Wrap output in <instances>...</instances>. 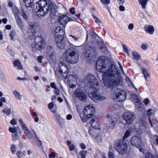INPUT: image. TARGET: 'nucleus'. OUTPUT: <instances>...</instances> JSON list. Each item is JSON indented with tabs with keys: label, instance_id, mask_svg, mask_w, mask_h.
<instances>
[{
	"label": "nucleus",
	"instance_id": "nucleus-1",
	"mask_svg": "<svg viewBox=\"0 0 158 158\" xmlns=\"http://www.w3.org/2000/svg\"><path fill=\"white\" fill-rule=\"evenodd\" d=\"M106 59L103 56L100 57L97 61L95 67L97 71L103 73L102 75L104 84L108 87H113L118 86L121 81V77L118 74V69L111 64L107 70L105 63Z\"/></svg>",
	"mask_w": 158,
	"mask_h": 158
},
{
	"label": "nucleus",
	"instance_id": "nucleus-2",
	"mask_svg": "<svg viewBox=\"0 0 158 158\" xmlns=\"http://www.w3.org/2000/svg\"><path fill=\"white\" fill-rule=\"evenodd\" d=\"M35 6H34V10L39 16H44L50 11V18L54 19L56 17V9L51 1L48 2L46 0H40L35 4Z\"/></svg>",
	"mask_w": 158,
	"mask_h": 158
},
{
	"label": "nucleus",
	"instance_id": "nucleus-3",
	"mask_svg": "<svg viewBox=\"0 0 158 158\" xmlns=\"http://www.w3.org/2000/svg\"><path fill=\"white\" fill-rule=\"evenodd\" d=\"M86 81L90 85V88L94 91L89 94V97L94 101L105 100L106 98L98 94L97 92L100 90L99 85L96 77L92 74H88L86 77Z\"/></svg>",
	"mask_w": 158,
	"mask_h": 158
},
{
	"label": "nucleus",
	"instance_id": "nucleus-4",
	"mask_svg": "<svg viewBox=\"0 0 158 158\" xmlns=\"http://www.w3.org/2000/svg\"><path fill=\"white\" fill-rule=\"evenodd\" d=\"M28 29L27 34L28 38L31 40L35 39V48L39 50L42 49L44 44V40L42 36H38L35 37L36 27L34 23H30L28 24Z\"/></svg>",
	"mask_w": 158,
	"mask_h": 158
},
{
	"label": "nucleus",
	"instance_id": "nucleus-5",
	"mask_svg": "<svg viewBox=\"0 0 158 158\" xmlns=\"http://www.w3.org/2000/svg\"><path fill=\"white\" fill-rule=\"evenodd\" d=\"M65 34L64 31L61 29L60 27H56L55 35V41L58 47L61 49H64L65 44L64 38Z\"/></svg>",
	"mask_w": 158,
	"mask_h": 158
},
{
	"label": "nucleus",
	"instance_id": "nucleus-6",
	"mask_svg": "<svg viewBox=\"0 0 158 158\" xmlns=\"http://www.w3.org/2000/svg\"><path fill=\"white\" fill-rule=\"evenodd\" d=\"M114 147L119 154H125L128 149V145L126 142L122 139H118L115 140L114 143Z\"/></svg>",
	"mask_w": 158,
	"mask_h": 158
},
{
	"label": "nucleus",
	"instance_id": "nucleus-7",
	"mask_svg": "<svg viewBox=\"0 0 158 158\" xmlns=\"http://www.w3.org/2000/svg\"><path fill=\"white\" fill-rule=\"evenodd\" d=\"M97 49L95 46L87 45L84 52L85 56L90 59L95 58L98 55Z\"/></svg>",
	"mask_w": 158,
	"mask_h": 158
},
{
	"label": "nucleus",
	"instance_id": "nucleus-8",
	"mask_svg": "<svg viewBox=\"0 0 158 158\" xmlns=\"http://www.w3.org/2000/svg\"><path fill=\"white\" fill-rule=\"evenodd\" d=\"M130 143L131 145L138 148L140 152H144V150L143 148L142 145V138L140 137L137 135L134 136L131 138Z\"/></svg>",
	"mask_w": 158,
	"mask_h": 158
},
{
	"label": "nucleus",
	"instance_id": "nucleus-9",
	"mask_svg": "<svg viewBox=\"0 0 158 158\" xmlns=\"http://www.w3.org/2000/svg\"><path fill=\"white\" fill-rule=\"evenodd\" d=\"M70 50L68 49L67 52H70ZM75 52L73 51L67 55V52L65 55V58L67 62L70 64H75L77 63L79 60V56L75 54Z\"/></svg>",
	"mask_w": 158,
	"mask_h": 158
},
{
	"label": "nucleus",
	"instance_id": "nucleus-10",
	"mask_svg": "<svg viewBox=\"0 0 158 158\" xmlns=\"http://www.w3.org/2000/svg\"><path fill=\"white\" fill-rule=\"evenodd\" d=\"M123 117L126 123L128 125L131 124L135 118L134 113L129 111L124 113Z\"/></svg>",
	"mask_w": 158,
	"mask_h": 158
},
{
	"label": "nucleus",
	"instance_id": "nucleus-11",
	"mask_svg": "<svg viewBox=\"0 0 158 158\" xmlns=\"http://www.w3.org/2000/svg\"><path fill=\"white\" fill-rule=\"evenodd\" d=\"M95 112V109L91 105L86 106L83 110L84 115L86 118H91Z\"/></svg>",
	"mask_w": 158,
	"mask_h": 158
},
{
	"label": "nucleus",
	"instance_id": "nucleus-12",
	"mask_svg": "<svg viewBox=\"0 0 158 158\" xmlns=\"http://www.w3.org/2000/svg\"><path fill=\"white\" fill-rule=\"evenodd\" d=\"M75 97L82 102H84L87 98V96L84 92L80 88L77 89L74 92Z\"/></svg>",
	"mask_w": 158,
	"mask_h": 158
},
{
	"label": "nucleus",
	"instance_id": "nucleus-13",
	"mask_svg": "<svg viewBox=\"0 0 158 158\" xmlns=\"http://www.w3.org/2000/svg\"><path fill=\"white\" fill-rule=\"evenodd\" d=\"M107 121L109 125V127L111 129H113L117 123V119L114 116L107 114L106 116Z\"/></svg>",
	"mask_w": 158,
	"mask_h": 158
},
{
	"label": "nucleus",
	"instance_id": "nucleus-14",
	"mask_svg": "<svg viewBox=\"0 0 158 158\" xmlns=\"http://www.w3.org/2000/svg\"><path fill=\"white\" fill-rule=\"evenodd\" d=\"M127 95V94L124 90L119 89L118 91V93L116 94V98L119 99V101L123 102L126 99Z\"/></svg>",
	"mask_w": 158,
	"mask_h": 158
},
{
	"label": "nucleus",
	"instance_id": "nucleus-15",
	"mask_svg": "<svg viewBox=\"0 0 158 158\" xmlns=\"http://www.w3.org/2000/svg\"><path fill=\"white\" fill-rule=\"evenodd\" d=\"M47 53L52 60H54L55 58V53L54 48L51 46L47 47Z\"/></svg>",
	"mask_w": 158,
	"mask_h": 158
},
{
	"label": "nucleus",
	"instance_id": "nucleus-16",
	"mask_svg": "<svg viewBox=\"0 0 158 158\" xmlns=\"http://www.w3.org/2000/svg\"><path fill=\"white\" fill-rule=\"evenodd\" d=\"M58 21L62 25L66 24L69 21V17L66 15H63L59 16Z\"/></svg>",
	"mask_w": 158,
	"mask_h": 158
},
{
	"label": "nucleus",
	"instance_id": "nucleus-17",
	"mask_svg": "<svg viewBox=\"0 0 158 158\" xmlns=\"http://www.w3.org/2000/svg\"><path fill=\"white\" fill-rule=\"evenodd\" d=\"M17 24L19 27L20 28L21 31L22 32H24L25 28L24 27V25L23 21L20 17H18L15 19Z\"/></svg>",
	"mask_w": 158,
	"mask_h": 158
},
{
	"label": "nucleus",
	"instance_id": "nucleus-18",
	"mask_svg": "<svg viewBox=\"0 0 158 158\" xmlns=\"http://www.w3.org/2000/svg\"><path fill=\"white\" fill-rule=\"evenodd\" d=\"M91 126L95 129H99L100 127V123L99 121L96 120L92 118L90 121Z\"/></svg>",
	"mask_w": 158,
	"mask_h": 158
},
{
	"label": "nucleus",
	"instance_id": "nucleus-19",
	"mask_svg": "<svg viewBox=\"0 0 158 158\" xmlns=\"http://www.w3.org/2000/svg\"><path fill=\"white\" fill-rule=\"evenodd\" d=\"M21 135V132L20 129H18V131L15 134H12V140L13 141H15L17 139H19L20 136Z\"/></svg>",
	"mask_w": 158,
	"mask_h": 158
},
{
	"label": "nucleus",
	"instance_id": "nucleus-20",
	"mask_svg": "<svg viewBox=\"0 0 158 158\" xmlns=\"http://www.w3.org/2000/svg\"><path fill=\"white\" fill-rule=\"evenodd\" d=\"M144 29L145 31L151 35L153 34L155 30L154 27L150 25H148V27H145Z\"/></svg>",
	"mask_w": 158,
	"mask_h": 158
},
{
	"label": "nucleus",
	"instance_id": "nucleus-21",
	"mask_svg": "<svg viewBox=\"0 0 158 158\" xmlns=\"http://www.w3.org/2000/svg\"><path fill=\"white\" fill-rule=\"evenodd\" d=\"M68 82L69 83H76L77 81L76 78L73 75L70 74L68 77Z\"/></svg>",
	"mask_w": 158,
	"mask_h": 158
},
{
	"label": "nucleus",
	"instance_id": "nucleus-22",
	"mask_svg": "<svg viewBox=\"0 0 158 158\" xmlns=\"http://www.w3.org/2000/svg\"><path fill=\"white\" fill-rule=\"evenodd\" d=\"M12 11L15 19L17 18L18 17H20V10L19 8L16 7L13 9Z\"/></svg>",
	"mask_w": 158,
	"mask_h": 158
},
{
	"label": "nucleus",
	"instance_id": "nucleus-23",
	"mask_svg": "<svg viewBox=\"0 0 158 158\" xmlns=\"http://www.w3.org/2000/svg\"><path fill=\"white\" fill-rule=\"evenodd\" d=\"M24 132L28 139H32L33 137V135L28 128L24 131Z\"/></svg>",
	"mask_w": 158,
	"mask_h": 158
},
{
	"label": "nucleus",
	"instance_id": "nucleus-24",
	"mask_svg": "<svg viewBox=\"0 0 158 158\" xmlns=\"http://www.w3.org/2000/svg\"><path fill=\"white\" fill-rule=\"evenodd\" d=\"M55 117L56 120L59 123L60 125H61L64 123V119L61 118L59 115L56 114H55Z\"/></svg>",
	"mask_w": 158,
	"mask_h": 158
},
{
	"label": "nucleus",
	"instance_id": "nucleus-25",
	"mask_svg": "<svg viewBox=\"0 0 158 158\" xmlns=\"http://www.w3.org/2000/svg\"><path fill=\"white\" fill-rule=\"evenodd\" d=\"M142 70V73L144 75V77L145 79L148 80L147 79H150V75L147 72V71L145 69L143 68V67L141 68Z\"/></svg>",
	"mask_w": 158,
	"mask_h": 158
},
{
	"label": "nucleus",
	"instance_id": "nucleus-26",
	"mask_svg": "<svg viewBox=\"0 0 158 158\" xmlns=\"http://www.w3.org/2000/svg\"><path fill=\"white\" fill-rule=\"evenodd\" d=\"M13 64L15 66L17 67L19 69H23V67L21 65V63L18 60H15Z\"/></svg>",
	"mask_w": 158,
	"mask_h": 158
},
{
	"label": "nucleus",
	"instance_id": "nucleus-27",
	"mask_svg": "<svg viewBox=\"0 0 158 158\" xmlns=\"http://www.w3.org/2000/svg\"><path fill=\"white\" fill-rule=\"evenodd\" d=\"M132 132V131L131 129H128L127 130L125 133L122 139L124 140H125V139L129 137L130 135Z\"/></svg>",
	"mask_w": 158,
	"mask_h": 158
},
{
	"label": "nucleus",
	"instance_id": "nucleus-28",
	"mask_svg": "<svg viewBox=\"0 0 158 158\" xmlns=\"http://www.w3.org/2000/svg\"><path fill=\"white\" fill-rule=\"evenodd\" d=\"M24 2L25 3V6L27 7H32L33 2L31 1V0H24Z\"/></svg>",
	"mask_w": 158,
	"mask_h": 158
},
{
	"label": "nucleus",
	"instance_id": "nucleus-29",
	"mask_svg": "<svg viewBox=\"0 0 158 158\" xmlns=\"http://www.w3.org/2000/svg\"><path fill=\"white\" fill-rule=\"evenodd\" d=\"M10 40H14L17 36L16 33L15 31H12L9 33Z\"/></svg>",
	"mask_w": 158,
	"mask_h": 158
},
{
	"label": "nucleus",
	"instance_id": "nucleus-30",
	"mask_svg": "<svg viewBox=\"0 0 158 158\" xmlns=\"http://www.w3.org/2000/svg\"><path fill=\"white\" fill-rule=\"evenodd\" d=\"M19 122L20 125L21 126L24 131L28 128L27 127L23 121L22 119H19Z\"/></svg>",
	"mask_w": 158,
	"mask_h": 158
},
{
	"label": "nucleus",
	"instance_id": "nucleus-31",
	"mask_svg": "<svg viewBox=\"0 0 158 158\" xmlns=\"http://www.w3.org/2000/svg\"><path fill=\"white\" fill-rule=\"evenodd\" d=\"M18 129H19L18 127L13 126L12 127H10L9 128V131L13 134L16 133L18 131Z\"/></svg>",
	"mask_w": 158,
	"mask_h": 158
},
{
	"label": "nucleus",
	"instance_id": "nucleus-32",
	"mask_svg": "<svg viewBox=\"0 0 158 158\" xmlns=\"http://www.w3.org/2000/svg\"><path fill=\"white\" fill-rule=\"evenodd\" d=\"M20 10L22 12V15L24 19L27 21L28 19V17L27 15L24 11V9L22 8H21Z\"/></svg>",
	"mask_w": 158,
	"mask_h": 158
},
{
	"label": "nucleus",
	"instance_id": "nucleus-33",
	"mask_svg": "<svg viewBox=\"0 0 158 158\" xmlns=\"http://www.w3.org/2000/svg\"><path fill=\"white\" fill-rule=\"evenodd\" d=\"M13 94L14 96L17 98V99L20 100L21 98V96L20 94L19 93L17 92L16 90L13 91Z\"/></svg>",
	"mask_w": 158,
	"mask_h": 158
},
{
	"label": "nucleus",
	"instance_id": "nucleus-34",
	"mask_svg": "<svg viewBox=\"0 0 158 158\" xmlns=\"http://www.w3.org/2000/svg\"><path fill=\"white\" fill-rule=\"evenodd\" d=\"M132 56L135 59L137 60H139L140 56L136 52H132Z\"/></svg>",
	"mask_w": 158,
	"mask_h": 158
},
{
	"label": "nucleus",
	"instance_id": "nucleus-35",
	"mask_svg": "<svg viewBox=\"0 0 158 158\" xmlns=\"http://www.w3.org/2000/svg\"><path fill=\"white\" fill-rule=\"evenodd\" d=\"M87 152V151L85 150H82L80 151L79 152V155L81 156V158H85Z\"/></svg>",
	"mask_w": 158,
	"mask_h": 158
},
{
	"label": "nucleus",
	"instance_id": "nucleus-36",
	"mask_svg": "<svg viewBox=\"0 0 158 158\" xmlns=\"http://www.w3.org/2000/svg\"><path fill=\"white\" fill-rule=\"evenodd\" d=\"M2 112L4 114H6L8 116L11 114V109L9 108L8 109H4L2 111Z\"/></svg>",
	"mask_w": 158,
	"mask_h": 158
},
{
	"label": "nucleus",
	"instance_id": "nucleus-37",
	"mask_svg": "<svg viewBox=\"0 0 158 158\" xmlns=\"http://www.w3.org/2000/svg\"><path fill=\"white\" fill-rule=\"evenodd\" d=\"M93 18L95 20V22L97 23L99 26H100L101 25V24L102 23L101 21L98 18H97L95 15H94L93 16Z\"/></svg>",
	"mask_w": 158,
	"mask_h": 158
},
{
	"label": "nucleus",
	"instance_id": "nucleus-38",
	"mask_svg": "<svg viewBox=\"0 0 158 158\" xmlns=\"http://www.w3.org/2000/svg\"><path fill=\"white\" fill-rule=\"evenodd\" d=\"M148 0H141L140 3L141 4L143 8H145V6L147 4Z\"/></svg>",
	"mask_w": 158,
	"mask_h": 158
},
{
	"label": "nucleus",
	"instance_id": "nucleus-39",
	"mask_svg": "<svg viewBox=\"0 0 158 158\" xmlns=\"http://www.w3.org/2000/svg\"><path fill=\"white\" fill-rule=\"evenodd\" d=\"M145 158H155V157L151 153L148 152L146 154Z\"/></svg>",
	"mask_w": 158,
	"mask_h": 158
},
{
	"label": "nucleus",
	"instance_id": "nucleus-40",
	"mask_svg": "<svg viewBox=\"0 0 158 158\" xmlns=\"http://www.w3.org/2000/svg\"><path fill=\"white\" fill-rule=\"evenodd\" d=\"M10 151L13 154H15L16 152V149L15 146L13 144L11 145Z\"/></svg>",
	"mask_w": 158,
	"mask_h": 158
},
{
	"label": "nucleus",
	"instance_id": "nucleus-41",
	"mask_svg": "<svg viewBox=\"0 0 158 158\" xmlns=\"http://www.w3.org/2000/svg\"><path fill=\"white\" fill-rule=\"evenodd\" d=\"M23 153L20 150H18L16 152V155L19 158H21L23 156Z\"/></svg>",
	"mask_w": 158,
	"mask_h": 158
},
{
	"label": "nucleus",
	"instance_id": "nucleus-42",
	"mask_svg": "<svg viewBox=\"0 0 158 158\" xmlns=\"http://www.w3.org/2000/svg\"><path fill=\"white\" fill-rule=\"evenodd\" d=\"M103 5L109 4L110 2V0H100Z\"/></svg>",
	"mask_w": 158,
	"mask_h": 158
},
{
	"label": "nucleus",
	"instance_id": "nucleus-43",
	"mask_svg": "<svg viewBox=\"0 0 158 158\" xmlns=\"http://www.w3.org/2000/svg\"><path fill=\"white\" fill-rule=\"evenodd\" d=\"M96 142L97 143H99L102 141V139L101 136L99 135H97L95 137Z\"/></svg>",
	"mask_w": 158,
	"mask_h": 158
},
{
	"label": "nucleus",
	"instance_id": "nucleus-44",
	"mask_svg": "<svg viewBox=\"0 0 158 158\" xmlns=\"http://www.w3.org/2000/svg\"><path fill=\"white\" fill-rule=\"evenodd\" d=\"M69 71L67 70H66L64 73L62 74H63V77H64V78L65 79H66L68 78V74Z\"/></svg>",
	"mask_w": 158,
	"mask_h": 158
},
{
	"label": "nucleus",
	"instance_id": "nucleus-45",
	"mask_svg": "<svg viewBox=\"0 0 158 158\" xmlns=\"http://www.w3.org/2000/svg\"><path fill=\"white\" fill-rule=\"evenodd\" d=\"M48 156L49 158H54L56 157V154L54 152L52 151L49 154Z\"/></svg>",
	"mask_w": 158,
	"mask_h": 158
},
{
	"label": "nucleus",
	"instance_id": "nucleus-46",
	"mask_svg": "<svg viewBox=\"0 0 158 158\" xmlns=\"http://www.w3.org/2000/svg\"><path fill=\"white\" fill-rule=\"evenodd\" d=\"M43 58V57L42 56H39L37 57V61L40 63L42 62V60Z\"/></svg>",
	"mask_w": 158,
	"mask_h": 158
},
{
	"label": "nucleus",
	"instance_id": "nucleus-47",
	"mask_svg": "<svg viewBox=\"0 0 158 158\" xmlns=\"http://www.w3.org/2000/svg\"><path fill=\"white\" fill-rule=\"evenodd\" d=\"M69 11L70 13L73 15H74L75 14V9L74 7H72L71 8H70L69 10Z\"/></svg>",
	"mask_w": 158,
	"mask_h": 158
},
{
	"label": "nucleus",
	"instance_id": "nucleus-48",
	"mask_svg": "<svg viewBox=\"0 0 158 158\" xmlns=\"http://www.w3.org/2000/svg\"><path fill=\"white\" fill-rule=\"evenodd\" d=\"M141 48L144 50H146L147 49L148 47L147 44H143L141 45Z\"/></svg>",
	"mask_w": 158,
	"mask_h": 158
},
{
	"label": "nucleus",
	"instance_id": "nucleus-49",
	"mask_svg": "<svg viewBox=\"0 0 158 158\" xmlns=\"http://www.w3.org/2000/svg\"><path fill=\"white\" fill-rule=\"evenodd\" d=\"M50 86L52 88L55 89V90L56 89V85L55 84L54 82H52L50 84Z\"/></svg>",
	"mask_w": 158,
	"mask_h": 158
},
{
	"label": "nucleus",
	"instance_id": "nucleus-50",
	"mask_svg": "<svg viewBox=\"0 0 158 158\" xmlns=\"http://www.w3.org/2000/svg\"><path fill=\"white\" fill-rule=\"evenodd\" d=\"M123 48V50H124V52L127 53H128V50L127 49V46L126 45L124 44H123L122 45Z\"/></svg>",
	"mask_w": 158,
	"mask_h": 158
},
{
	"label": "nucleus",
	"instance_id": "nucleus-51",
	"mask_svg": "<svg viewBox=\"0 0 158 158\" xmlns=\"http://www.w3.org/2000/svg\"><path fill=\"white\" fill-rule=\"evenodd\" d=\"M108 158H114V154L113 152H110L108 153Z\"/></svg>",
	"mask_w": 158,
	"mask_h": 158
},
{
	"label": "nucleus",
	"instance_id": "nucleus-52",
	"mask_svg": "<svg viewBox=\"0 0 158 158\" xmlns=\"http://www.w3.org/2000/svg\"><path fill=\"white\" fill-rule=\"evenodd\" d=\"M54 104L52 102H50L48 104V107L49 109H51L53 107Z\"/></svg>",
	"mask_w": 158,
	"mask_h": 158
},
{
	"label": "nucleus",
	"instance_id": "nucleus-53",
	"mask_svg": "<svg viewBox=\"0 0 158 158\" xmlns=\"http://www.w3.org/2000/svg\"><path fill=\"white\" fill-rule=\"evenodd\" d=\"M10 123L12 125H15L17 123L15 119L13 118L10 121Z\"/></svg>",
	"mask_w": 158,
	"mask_h": 158
},
{
	"label": "nucleus",
	"instance_id": "nucleus-54",
	"mask_svg": "<svg viewBox=\"0 0 158 158\" xmlns=\"http://www.w3.org/2000/svg\"><path fill=\"white\" fill-rule=\"evenodd\" d=\"M78 21L77 19L74 17H72L71 18H69V21Z\"/></svg>",
	"mask_w": 158,
	"mask_h": 158
},
{
	"label": "nucleus",
	"instance_id": "nucleus-55",
	"mask_svg": "<svg viewBox=\"0 0 158 158\" xmlns=\"http://www.w3.org/2000/svg\"><path fill=\"white\" fill-rule=\"evenodd\" d=\"M75 148V146L74 144H71L69 146V150L70 151H73Z\"/></svg>",
	"mask_w": 158,
	"mask_h": 158
},
{
	"label": "nucleus",
	"instance_id": "nucleus-56",
	"mask_svg": "<svg viewBox=\"0 0 158 158\" xmlns=\"http://www.w3.org/2000/svg\"><path fill=\"white\" fill-rule=\"evenodd\" d=\"M80 146L81 148L82 149H85L86 148V146L83 143H81L80 144Z\"/></svg>",
	"mask_w": 158,
	"mask_h": 158
},
{
	"label": "nucleus",
	"instance_id": "nucleus-57",
	"mask_svg": "<svg viewBox=\"0 0 158 158\" xmlns=\"http://www.w3.org/2000/svg\"><path fill=\"white\" fill-rule=\"evenodd\" d=\"M37 140L36 144L37 146L39 147L41 146L42 145V142L39 139Z\"/></svg>",
	"mask_w": 158,
	"mask_h": 158
},
{
	"label": "nucleus",
	"instance_id": "nucleus-58",
	"mask_svg": "<svg viewBox=\"0 0 158 158\" xmlns=\"http://www.w3.org/2000/svg\"><path fill=\"white\" fill-rule=\"evenodd\" d=\"M119 10L121 11H123L125 10V8L124 6L123 5H120L119 6Z\"/></svg>",
	"mask_w": 158,
	"mask_h": 158
},
{
	"label": "nucleus",
	"instance_id": "nucleus-59",
	"mask_svg": "<svg viewBox=\"0 0 158 158\" xmlns=\"http://www.w3.org/2000/svg\"><path fill=\"white\" fill-rule=\"evenodd\" d=\"M134 27V25L133 23H130L128 26V28L129 29L132 30L133 29Z\"/></svg>",
	"mask_w": 158,
	"mask_h": 158
},
{
	"label": "nucleus",
	"instance_id": "nucleus-60",
	"mask_svg": "<svg viewBox=\"0 0 158 158\" xmlns=\"http://www.w3.org/2000/svg\"><path fill=\"white\" fill-rule=\"evenodd\" d=\"M99 48L100 49H105V50H106V46L104 44H103L102 46L100 47ZM105 52H106L105 50Z\"/></svg>",
	"mask_w": 158,
	"mask_h": 158
},
{
	"label": "nucleus",
	"instance_id": "nucleus-61",
	"mask_svg": "<svg viewBox=\"0 0 158 158\" xmlns=\"http://www.w3.org/2000/svg\"><path fill=\"white\" fill-rule=\"evenodd\" d=\"M54 93L57 95H59L60 94V89L56 88V89L54 91Z\"/></svg>",
	"mask_w": 158,
	"mask_h": 158
},
{
	"label": "nucleus",
	"instance_id": "nucleus-62",
	"mask_svg": "<svg viewBox=\"0 0 158 158\" xmlns=\"http://www.w3.org/2000/svg\"><path fill=\"white\" fill-rule=\"evenodd\" d=\"M126 80L127 82L131 83V81L129 77L128 76H126Z\"/></svg>",
	"mask_w": 158,
	"mask_h": 158
},
{
	"label": "nucleus",
	"instance_id": "nucleus-63",
	"mask_svg": "<svg viewBox=\"0 0 158 158\" xmlns=\"http://www.w3.org/2000/svg\"><path fill=\"white\" fill-rule=\"evenodd\" d=\"M72 116L71 114H68L67 115L66 118L67 120H70L72 118Z\"/></svg>",
	"mask_w": 158,
	"mask_h": 158
},
{
	"label": "nucleus",
	"instance_id": "nucleus-64",
	"mask_svg": "<svg viewBox=\"0 0 158 158\" xmlns=\"http://www.w3.org/2000/svg\"><path fill=\"white\" fill-rule=\"evenodd\" d=\"M33 134L34 135V138L35 139H36L38 140L39 139L37 135H36L35 132L33 130Z\"/></svg>",
	"mask_w": 158,
	"mask_h": 158
}]
</instances>
